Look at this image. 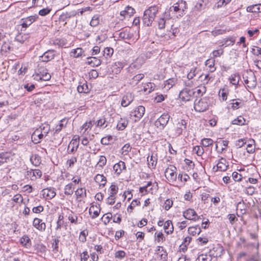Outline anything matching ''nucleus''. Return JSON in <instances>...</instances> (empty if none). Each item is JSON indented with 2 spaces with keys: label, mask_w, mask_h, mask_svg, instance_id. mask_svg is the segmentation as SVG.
<instances>
[{
  "label": "nucleus",
  "mask_w": 261,
  "mask_h": 261,
  "mask_svg": "<svg viewBox=\"0 0 261 261\" xmlns=\"http://www.w3.org/2000/svg\"><path fill=\"white\" fill-rule=\"evenodd\" d=\"M158 11L159 7L155 5L150 6L146 9L144 12L142 19L144 24L148 27L150 26Z\"/></svg>",
  "instance_id": "1"
},
{
  "label": "nucleus",
  "mask_w": 261,
  "mask_h": 261,
  "mask_svg": "<svg viewBox=\"0 0 261 261\" xmlns=\"http://www.w3.org/2000/svg\"><path fill=\"white\" fill-rule=\"evenodd\" d=\"M33 76L34 79L36 81L43 80L46 81L49 80L51 78V75L47 72V69L41 66H38Z\"/></svg>",
  "instance_id": "2"
},
{
  "label": "nucleus",
  "mask_w": 261,
  "mask_h": 261,
  "mask_svg": "<svg viewBox=\"0 0 261 261\" xmlns=\"http://www.w3.org/2000/svg\"><path fill=\"white\" fill-rule=\"evenodd\" d=\"M187 8L186 3L182 0L178 1L169 9L170 12L176 14L177 16H181L184 10Z\"/></svg>",
  "instance_id": "3"
},
{
  "label": "nucleus",
  "mask_w": 261,
  "mask_h": 261,
  "mask_svg": "<svg viewBox=\"0 0 261 261\" xmlns=\"http://www.w3.org/2000/svg\"><path fill=\"white\" fill-rule=\"evenodd\" d=\"M209 106V100L207 97L201 98L194 103V109L196 111L202 112L206 111Z\"/></svg>",
  "instance_id": "4"
},
{
  "label": "nucleus",
  "mask_w": 261,
  "mask_h": 261,
  "mask_svg": "<svg viewBox=\"0 0 261 261\" xmlns=\"http://www.w3.org/2000/svg\"><path fill=\"white\" fill-rule=\"evenodd\" d=\"M145 111V108L142 106L138 107L134 111L130 113V118L134 122L138 121L143 116Z\"/></svg>",
  "instance_id": "5"
},
{
  "label": "nucleus",
  "mask_w": 261,
  "mask_h": 261,
  "mask_svg": "<svg viewBox=\"0 0 261 261\" xmlns=\"http://www.w3.org/2000/svg\"><path fill=\"white\" fill-rule=\"evenodd\" d=\"M169 118L170 116L168 113H164L155 121V125L160 129H163L167 124Z\"/></svg>",
  "instance_id": "6"
},
{
  "label": "nucleus",
  "mask_w": 261,
  "mask_h": 261,
  "mask_svg": "<svg viewBox=\"0 0 261 261\" xmlns=\"http://www.w3.org/2000/svg\"><path fill=\"white\" fill-rule=\"evenodd\" d=\"M195 95L194 89L185 88L182 90L179 94V97L183 101H190Z\"/></svg>",
  "instance_id": "7"
},
{
  "label": "nucleus",
  "mask_w": 261,
  "mask_h": 261,
  "mask_svg": "<svg viewBox=\"0 0 261 261\" xmlns=\"http://www.w3.org/2000/svg\"><path fill=\"white\" fill-rule=\"evenodd\" d=\"M176 168L174 166H170L165 171V176L169 181H174L176 179Z\"/></svg>",
  "instance_id": "8"
},
{
  "label": "nucleus",
  "mask_w": 261,
  "mask_h": 261,
  "mask_svg": "<svg viewBox=\"0 0 261 261\" xmlns=\"http://www.w3.org/2000/svg\"><path fill=\"white\" fill-rule=\"evenodd\" d=\"M228 166V163L226 160L224 158H221L217 163L216 166H214L213 168V171L214 172L225 171L227 169Z\"/></svg>",
  "instance_id": "9"
},
{
  "label": "nucleus",
  "mask_w": 261,
  "mask_h": 261,
  "mask_svg": "<svg viewBox=\"0 0 261 261\" xmlns=\"http://www.w3.org/2000/svg\"><path fill=\"white\" fill-rule=\"evenodd\" d=\"M184 217L188 220L197 221L199 219V217L197 215L196 212L191 208H189L183 213Z\"/></svg>",
  "instance_id": "10"
},
{
  "label": "nucleus",
  "mask_w": 261,
  "mask_h": 261,
  "mask_svg": "<svg viewBox=\"0 0 261 261\" xmlns=\"http://www.w3.org/2000/svg\"><path fill=\"white\" fill-rule=\"evenodd\" d=\"M156 258L160 261H167V253L163 247L158 246L155 250Z\"/></svg>",
  "instance_id": "11"
},
{
  "label": "nucleus",
  "mask_w": 261,
  "mask_h": 261,
  "mask_svg": "<svg viewBox=\"0 0 261 261\" xmlns=\"http://www.w3.org/2000/svg\"><path fill=\"white\" fill-rule=\"evenodd\" d=\"M33 226L38 230L43 232L46 229V224L43 222L42 220L38 218H35L33 221Z\"/></svg>",
  "instance_id": "12"
},
{
  "label": "nucleus",
  "mask_w": 261,
  "mask_h": 261,
  "mask_svg": "<svg viewBox=\"0 0 261 261\" xmlns=\"http://www.w3.org/2000/svg\"><path fill=\"white\" fill-rule=\"evenodd\" d=\"M42 176V172L39 169H31L27 172L26 176L32 180H35Z\"/></svg>",
  "instance_id": "13"
},
{
  "label": "nucleus",
  "mask_w": 261,
  "mask_h": 261,
  "mask_svg": "<svg viewBox=\"0 0 261 261\" xmlns=\"http://www.w3.org/2000/svg\"><path fill=\"white\" fill-rule=\"evenodd\" d=\"M158 28L159 29H163L165 28H167V29L168 27H173V20L171 19H167L165 18H160L158 20Z\"/></svg>",
  "instance_id": "14"
},
{
  "label": "nucleus",
  "mask_w": 261,
  "mask_h": 261,
  "mask_svg": "<svg viewBox=\"0 0 261 261\" xmlns=\"http://www.w3.org/2000/svg\"><path fill=\"white\" fill-rule=\"evenodd\" d=\"M245 83L250 89H253L256 87V77L254 73H251L247 79L244 80Z\"/></svg>",
  "instance_id": "15"
},
{
  "label": "nucleus",
  "mask_w": 261,
  "mask_h": 261,
  "mask_svg": "<svg viewBox=\"0 0 261 261\" xmlns=\"http://www.w3.org/2000/svg\"><path fill=\"white\" fill-rule=\"evenodd\" d=\"M55 55L54 50H48L42 56H40L39 59L42 62H47L53 59Z\"/></svg>",
  "instance_id": "16"
},
{
  "label": "nucleus",
  "mask_w": 261,
  "mask_h": 261,
  "mask_svg": "<svg viewBox=\"0 0 261 261\" xmlns=\"http://www.w3.org/2000/svg\"><path fill=\"white\" fill-rule=\"evenodd\" d=\"M113 170L116 174L117 175H120L123 171H126V170L125 163L123 161H119L114 165Z\"/></svg>",
  "instance_id": "17"
},
{
  "label": "nucleus",
  "mask_w": 261,
  "mask_h": 261,
  "mask_svg": "<svg viewBox=\"0 0 261 261\" xmlns=\"http://www.w3.org/2000/svg\"><path fill=\"white\" fill-rule=\"evenodd\" d=\"M42 194L44 198L46 199H51L53 198L56 195L53 188H46L42 190Z\"/></svg>",
  "instance_id": "18"
},
{
  "label": "nucleus",
  "mask_w": 261,
  "mask_h": 261,
  "mask_svg": "<svg viewBox=\"0 0 261 261\" xmlns=\"http://www.w3.org/2000/svg\"><path fill=\"white\" fill-rule=\"evenodd\" d=\"M134 100V96L131 93H127L122 97L121 105L122 107L128 106Z\"/></svg>",
  "instance_id": "19"
},
{
  "label": "nucleus",
  "mask_w": 261,
  "mask_h": 261,
  "mask_svg": "<svg viewBox=\"0 0 261 261\" xmlns=\"http://www.w3.org/2000/svg\"><path fill=\"white\" fill-rule=\"evenodd\" d=\"M43 137L44 136L42 135V132H40V130H38L37 128L32 134L31 139L35 144H37L40 142Z\"/></svg>",
  "instance_id": "20"
},
{
  "label": "nucleus",
  "mask_w": 261,
  "mask_h": 261,
  "mask_svg": "<svg viewBox=\"0 0 261 261\" xmlns=\"http://www.w3.org/2000/svg\"><path fill=\"white\" fill-rule=\"evenodd\" d=\"M187 123L185 120L181 119L176 124L175 129V134L177 135L181 134L182 131L186 129Z\"/></svg>",
  "instance_id": "21"
},
{
  "label": "nucleus",
  "mask_w": 261,
  "mask_h": 261,
  "mask_svg": "<svg viewBox=\"0 0 261 261\" xmlns=\"http://www.w3.org/2000/svg\"><path fill=\"white\" fill-rule=\"evenodd\" d=\"M89 212L92 219H95L99 216L100 208L99 206L93 205L90 206Z\"/></svg>",
  "instance_id": "22"
},
{
  "label": "nucleus",
  "mask_w": 261,
  "mask_h": 261,
  "mask_svg": "<svg viewBox=\"0 0 261 261\" xmlns=\"http://www.w3.org/2000/svg\"><path fill=\"white\" fill-rule=\"evenodd\" d=\"M101 63V60L96 57H88L86 64L90 65L91 67L98 66Z\"/></svg>",
  "instance_id": "23"
},
{
  "label": "nucleus",
  "mask_w": 261,
  "mask_h": 261,
  "mask_svg": "<svg viewBox=\"0 0 261 261\" xmlns=\"http://www.w3.org/2000/svg\"><path fill=\"white\" fill-rule=\"evenodd\" d=\"M79 146V141H77L76 139H72L68 145V153H72L74 151H76Z\"/></svg>",
  "instance_id": "24"
},
{
  "label": "nucleus",
  "mask_w": 261,
  "mask_h": 261,
  "mask_svg": "<svg viewBox=\"0 0 261 261\" xmlns=\"http://www.w3.org/2000/svg\"><path fill=\"white\" fill-rule=\"evenodd\" d=\"M236 40V37L235 36H230L228 38H226L222 40V44L221 46L222 47L223 45H225V46L226 47L229 45H232L235 43Z\"/></svg>",
  "instance_id": "25"
},
{
  "label": "nucleus",
  "mask_w": 261,
  "mask_h": 261,
  "mask_svg": "<svg viewBox=\"0 0 261 261\" xmlns=\"http://www.w3.org/2000/svg\"><path fill=\"white\" fill-rule=\"evenodd\" d=\"M95 181L99 186H105L107 182V178L102 174H97L94 177Z\"/></svg>",
  "instance_id": "26"
},
{
  "label": "nucleus",
  "mask_w": 261,
  "mask_h": 261,
  "mask_svg": "<svg viewBox=\"0 0 261 261\" xmlns=\"http://www.w3.org/2000/svg\"><path fill=\"white\" fill-rule=\"evenodd\" d=\"M157 156L156 154L152 153L150 156L147 158V162L150 168H154L157 163Z\"/></svg>",
  "instance_id": "27"
},
{
  "label": "nucleus",
  "mask_w": 261,
  "mask_h": 261,
  "mask_svg": "<svg viewBox=\"0 0 261 261\" xmlns=\"http://www.w3.org/2000/svg\"><path fill=\"white\" fill-rule=\"evenodd\" d=\"M164 229L165 232L168 234L173 232L174 227L171 221L168 220L164 223Z\"/></svg>",
  "instance_id": "28"
},
{
  "label": "nucleus",
  "mask_w": 261,
  "mask_h": 261,
  "mask_svg": "<svg viewBox=\"0 0 261 261\" xmlns=\"http://www.w3.org/2000/svg\"><path fill=\"white\" fill-rule=\"evenodd\" d=\"M247 11L251 13L261 12V4L251 5L247 8Z\"/></svg>",
  "instance_id": "29"
},
{
  "label": "nucleus",
  "mask_w": 261,
  "mask_h": 261,
  "mask_svg": "<svg viewBox=\"0 0 261 261\" xmlns=\"http://www.w3.org/2000/svg\"><path fill=\"white\" fill-rule=\"evenodd\" d=\"M20 243L24 247L28 248L31 246V241L29 237L27 236H23L20 240Z\"/></svg>",
  "instance_id": "30"
},
{
  "label": "nucleus",
  "mask_w": 261,
  "mask_h": 261,
  "mask_svg": "<svg viewBox=\"0 0 261 261\" xmlns=\"http://www.w3.org/2000/svg\"><path fill=\"white\" fill-rule=\"evenodd\" d=\"M128 124V120L125 118H120L119 120L117 125V128L118 130H122L124 129Z\"/></svg>",
  "instance_id": "31"
},
{
  "label": "nucleus",
  "mask_w": 261,
  "mask_h": 261,
  "mask_svg": "<svg viewBox=\"0 0 261 261\" xmlns=\"http://www.w3.org/2000/svg\"><path fill=\"white\" fill-rule=\"evenodd\" d=\"M22 22L21 25L22 28H27L35 20V19L34 16H30L25 19H22Z\"/></svg>",
  "instance_id": "32"
},
{
  "label": "nucleus",
  "mask_w": 261,
  "mask_h": 261,
  "mask_svg": "<svg viewBox=\"0 0 261 261\" xmlns=\"http://www.w3.org/2000/svg\"><path fill=\"white\" fill-rule=\"evenodd\" d=\"M205 64L209 68V71L213 72L216 70L215 67V60L214 59H209L205 61Z\"/></svg>",
  "instance_id": "33"
},
{
  "label": "nucleus",
  "mask_w": 261,
  "mask_h": 261,
  "mask_svg": "<svg viewBox=\"0 0 261 261\" xmlns=\"http://www.w3.org/2000/svg\"><path fill=\"white\" fill-rule=\"evenodd\" d=\"M144 77V74L139 73L133 76L130 80V83L132 85H137Z\"/></svg>",
  "instance_id": "34"
},
{
  "label": "nucleus",
  "mask_w": 261,
  "mask_h": 261,
  "mask_svg": "<svg viewBox=\"0 0 261 261\" xmlns=\"http://www.w3.org/2000/svg\"><path fill=\"white\" fill-rule=\"evenodd\" d=\"M77 90L79 93H88L90 89L87 83H84L83 85H79L77 88Z\"/></svg>",
  "instance_id": "35"
},
{
  "label": "nucleus",
  "mask_w": 261,
  "mask_h": 261,
  "mask_svg": "<svg viewBox=\"0 0 261 261\" xmlns=\"http://www.w3.org/2000/svg\"><path fill=\"white\" fill-rule=\"evenodd\" d=\"M239 101H237L235 99H232L231 100V102L230 105H231V107L233 110H237L239 108H241L243 106L244 103L240 99H238Z\"/></svg>",
  "instance_id": "36"
},
{
  "label": "nucleus",
  "mask_w": 261,
  "mask_h": 261,
  "mask_svg": "<svg viewBox=\"0 0 261 261\" xmlns=\"http://www.w3.org/2000/svg\"><path fill=\"white\" fill-rule=\"evenodd\" d=\"M201 231L200 228L198 226L190 227L188 228L189 233L193 236L199 234Z\"/></svg>",
  "instance_id": "37"
},
{
  "label": "nucleus",
  "mask_w": 261,
  "mask_h": 261,
  "mask_svg": "<svg viewBox=\"0 0 261 261\" xmlns=\"http://www.w3.org/2000/svg\"><path fill=\"white\" fill-rule=\"evenodd\" d=\"M38 129V130H40V132H42V134L44 136H46L50 130V127L48 124H44L40 125Z\"/></svg>",
  "instance_id": "38"
},
{
  "label": "nucleus",
  "mask_w": 261,
  "mask_h": 261,
  "mask_svg": "<svg viewBox=\"0 0 261 261\" xmlns=\"http://www.w3.org/2000/svg\"><path fill=\"white\" fill-rule=\"evenodd\" d=\"M74 191V188L72 183H69L65 186L64 188V193L67 195H71Z\"/></svg>",
  "instance_id": "39"
},
{
  "label": "nucleus",
  "mask_w": 261,
  "mask_h": 261,
  "mask_svg": "<svg viewBox=\"0 0 261 261\" xmlns=\"http://www.w3.org/2000/svg\"><path fill=\"white\" fill-rule=\"evenodd\" d=\"M155 87V86L154 84L152 83H148L144 85L143 90L144 92L149 93L154 90Z\"/></svg>",
  "instance_id": "40"
},
{
  "label": "nucleus",
  "mask_w": 261,
  "mask_h": 261,
  "mask_svg": "<svg viewBox=\"0 0 261 261\" xmlns=\"http://www.w3.org/2000/svg\"><path fill=\"white\" fill-rule=\"evenodd\" d=\"M68 120L66 118L62 119L58 125L56 127L55 132H60L63 127H65L67 124Z\"/></svg>",
  "instance_id": "41"
},
{
  "label": "nucleus",
  "mask_w": 261,
  "mask_h": 261,
  "mask_svg": "<svg viewBox=\"0 0 261 261\" xmlns=\"http://www.w3.org/2000/svg\"><path fill=\"white\" fill-rule=\"evenodd\" d=\"M194 92H195V94H196V96H201L205 93L206 88L204 86H199L194 90Z\"/></svg>",
  "instance_id": "42"
},
{
  "label": "nucleus",
  "mask_w": 261,
  "mask_h": 261,
  "mask_svg": "<svg viewBox=\"0 0 261 261\" xmlns=\"http://www.w3.org/2000/svg\"><path fill=\"white\" fill-rule=\"evenodd\" d=\"M94 124V121H90L89 122H85L82 126V130L83 129L84 131L83 132V134H86L87 130L89 129H91L92 126Z\"/></svg>",
  "instance_id": "43"
},
{
  "label": "nucleus",
  "mask_w": 261,
  "mask_h": 261,
  "mask_svg": "<svg viewBox=\"0 0 261 261\" xmlns=\"http://www.w3.org/2000/svg\"><path fill=\"white\" fill-rule=\"evenodd\" d=\"M30 160L32 163L36 166L39 165L41 163V158L37 154L33 155L31 157Z\"/></svg>",
  "instance_id": "44"
},
{
  "label": "nucleus",
  "mask_w": 261,
  "mask_h": 261,
  "mask_svg": "<svg viewBox=\"0 0 261 261\" xmlns=\"http://www.w3.org/2000/svg\"><path fill=\"white\" fill-rule=\"evenodd\" d=\"M83 49L81 48H77L70 52V56L73 58H78L82 56Z\"/></svg>",
  "instance_id": "45"
},
{
  "label": "nucleus",
  "mask_w": 261,
  "mask_h": 261,
  "mask_svg": "<svg viewBox=\"0 0 261 261\" xmlns=\"http://www.w3.org/2000/svg\"><path fill=\"white\" fill-rule=\"evenodd\" d=\"M245 119L242 116L238 117L236 119L232 121V123L233 124H236L239 125H244L245 123Z\"/></svg>",
  "instance_id": "46"
},
{
  "label": "nucleus",
  "mask_w": 261,
  "mask_h": 261,
  "mask_svg": "<svg viewBox=\"0 0 261 261\" xmlns=\"http://www.w3.org/2000/svg\"><path fill=\"white\" fill-rule=\"evenodd\" d=\"M228 95V90L226 89H221L219 92V96L223 101L227 99Z\"/></svg>",
  "instance_id": "47"
},
{
  "label": "nucleus",
  "mask_w": 261,
  "mask_h": 261,
  "mask_svg": "<svg viewBox=\"0 0 261 261\" xmlns=\"http://www.w3.org/2000/svg\"><path fill=\"white\" fill-rule=\"evenodd\" d=\"M240 79V77L239 75L233 74L230 77L229 81L230 83L236 86L238 85Z\"/></svg>",
  "instance_id": "48"
},
{
  "label": "nucleus",
  "mask_w": 261,
  "mask_h": 261,
  "mask_svg": "<svg viewBox=\"0 0 261 261\" xmlns=\"http://www.w3.org/2000/svg\"><path fill=\"white\" fill-rule=\"evenodd\" d=\"M75 194L77 198L82 197L84 196H86V190L84 188H79L75 192Z\"/></svg>",
  "instance_id": "49"
},
{
  "label": "nucleus",
  "mask_w": 261,
  "mask_h": 261,
  "mask_svg": "<svg viewBox=\"0 0 261 261\" xmlns=\"http://www.w3.org/2000/svg\"><path fill=\"white\" fill-rule=\"evenodd\" d=\"M114 50L111 47H106L103 50V56L106 58H110L113 55Z\"/></svg>",
  "instance_id": "50"
},
{
  "label": "nucleus",
  "mask_w": 261,
  "mask_h": 261,
  "mask_svg": "<svg viewBox=\"0 0 261 261\" xmlns=\"http://www.w3.org/2000/svg\"><path fill=\"white\" fill-rule=\"evenodd\" d=\"M9 156L7 153H0V166L4 163H7L9 160Z\"/></svg>",
  "instance_id": "51"
},
{
  "label": "nucleus",
  "mask_w": 261,
  "mask_h": 261,
  "mask_svg": "<svg viewBox=\"0 0 261 261\" xmlns=\"http://www.w3.org/2000/svg\"><path fill=\"white\" fill-rule=\"evenodd\" d=\"M112 217V215L111 213H107L103 215L101 218V221L104 223L105 224L107 225L108 224L111 218Z\"/></svg>",
  "instance_id": "52"
},
{
  "label": "nucleus",
  "mask_w": 261,
  "mask_h": 261,
  "mask_svg": "<svg viewBox=\"0 0 261 261\" xmlns=\"http://www.w3.org/2000/svg\"><path fill=\"white\" fill-rule=\"evenodd\" d=\"M214 141L210 138H204L201 140V144L204 147H208L213 144Z\"/></svg>",
  "instance_id": "53"
},
{
  "label": "nucleus",
  "mask_w": 261,
  "mask_h": 261,
  "mask_svg": "<svg viewBox=\"0 0 261 261\" xmlns=\"http://www.w3.org/2000/svg\"><path fill=\"white\" fill-rule=\"evenodd\" d=\"M106 163H107L106 158L103 155H101L99 157V159L97 164L96 167H99L101 168L106 164Z\"/></svg>",
  "instance_id": "54"
},
{
  "label": "nucleus",
  "mask_w": 261,
  "mask_h": 261,
  "mask_svg": "<svg viewBox=\"0 0 261 261\" xmlns=\"http://www.w3.org/2000/svg\"><path fill=\"white\" fill-rule=\"evenodd\" d=\"M176 81L174 79H169L165 81V87L167 89H170L175 85Z\"/></svg>",
  "instance_id": "55"
},
{
  "label": "nucleus",
  "mask_w": 261,
  "mask_h": 261,
  "mask_svg": "<svg viewBox=\"0 0 261 261\" xmlns=\"http://www.w3.org/2000/svg\"><path fill=\"white\" fill-rule=\"evenodd\" d=\"M212 257L207 254H201L198 256L196 261H211Z\"/></svg>",
  "instance_id": "56"
},
{
  "label": "nucleus",
  "mask_w": 261,
  "mask_h": 261,
  "mask_svg": "<svg viewBox=\"0 0 261 261\" xmlns=\"http://www.w3.org/2000/svg\"><path fill=\"white\" fill-rule=\"evenodd\" d=\"M198 73V69L196 68H192L187 75L188 79H192Z\"/></svg>",
  "instance_id": "57"
},
{
  "label": "nucleus",
  "mask_w": 261,
  "mask_h": 261,
  "mask_svg": "<svg viewBox=\"0 0 261 261\" xmlns=\"http://www.w3.org/2000/svg\"><path fill=\"white\" fill-rule=\"evenodd\" d=\"M245 203L242 201H240L237 204V210H240L241 211V212L242 213V214H244L246 212V208H245Z\"/></svg>",
  "instance_id": "58"
},
{
  "label": "nucleus",
  "mask_w": 261,
  "mask_h": 261,
  "mask_svg": "<svg viewBox=\"0 0 261 261\" xmlns=\"http://www.w3.org/2000/svg\"><path fill=\"white\" fill-rule=\"evenodd\" d=\"M224 53V50L223 48H220L217 50H214L212 54L213 55V58H217L220 57L221 55H222Z\"/></svg>",
  "instance_id": "59"
},
{
  "label": "nucleus",
  "mask_w": 261,
  "mask_h": 261,
  "mask_svg": "<svg viewBox=\"0 0 261 261\" xmlns=\"http://www.w3.org/2000/svg\"><path fill=\"white\" fill-rule=\"evenodd\" d=\"M140 204V201L137 199L133 200L131 202L130 204L128 206L127 208V211L131 212L132 210L136 206Z\"/></svg>",
  "instance_id": "60"
},
{
  "label": "nucleus",
  "mask_w": 261,
  "mask_h": 261,
  "mask_svg": "<svg viewBox=\"0 0 261 261\" xmlns=\"http://www.w3.org/2000/svg\"><path fill=\"white\" fill-rule=\"evenodd\" d=\"M99 17L97 15H95L92 17L90 24L92 27H94L99 24Z\"/></svg>",
  "instance_id": "61"
},
{
  "label": "nucleus",
  "mask_w": 261,
  "mask_h": 261,
  "mask_svg": "<svg viewBox=\"0 0 261 261\" xmlns=\"http://www.w3.org/2000/svg\"><path fill=\"white\" fill-rule=\"evenodd\" d=\"M112 140V137L111 136H108L103 137L101 139V143L103 145H108L110 144V141Z\"/></svg>",
  "instance_id": "62"
},
{
  "label": "nucleus",
  "mask_w": 261,
  "mask_h": 261,
  "mask_svg": "<svg viewBox=\"0 0 261 261\" xmlns=\"http://www.w3.org/2000/svg\"><path fill=\"white\" fill-rule=\"evenodd\" d=\"M119 37L123 39H127L130 38V36L127 30H125V31L119 33Z\"/></svg>",
  "instance_id": "63"
},
{
  "label": "nucleus",
  "mask_w": 261,
  "mask_h": 261,
  "mask_svg": "<svg viewBox=\"0 0 261 261\" xmlns=\"http://www.w3.org/2000/svg\"><path fill=\"white\" fill-rule=\"evenodd\" d=\"M126 255V253L123 250H119L116 251L115 254V257L117 258L122 259Z\"/></svg>",
  "instance_id": "64"
}]
</instances>
